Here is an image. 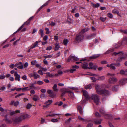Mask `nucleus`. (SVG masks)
Masks as SVG:
<instances>
[{"label": "nucleus", "mask_w": 127, "mask_h": 127, "mask_svg": "<svg viewBox=\"0 0 127 127\" xmlns=\"http://www.w3.org/2000/svg\"><path fill=\"white\" fill-rule=\"evenodd\" d=\"M102 86L96 85L95 89L98 94H102L104 96H107L109 95L110 93L108 91L105 89L102 90Z\"/></svg>", "instance_id": "nucleus-1"}, {"label": "nucleus", "mask_w": 127, "mask_h": 127, "mask_svg": "<svg viewBox=\"0 0 127 127\" xmlns=\"http://www.w3.org/2000/svg\"><path fill=\"white\" fill-rule=\"evenodd\" d=\"M113 54L115 56L118 55L120 57L118 58L116 60V62L119 61L120 62L122 61L123 59H125L126 58L125 56H124V53L122 51L119 52H114L113 53Z\"/></svg>", "instance_id": "nucleus-2"}, {"label": "nucleus", "mask_w": 127, "mask_h": 127, "mask_svg": "<svg viewBox=\"0 0 127 127\" xmlns=\"http://www.w3.org/2000/svg\"><path fill=\"white\" fill-rule=\"evenodd\" d=\"M90 98L96 105L99 104L100 103L99 98L97 95L95 94H92Z\"/></svg>", "instance_id": "nucleus-3"}, {"label": "nucleus", "mask_w": 127, "mask_h": 127, "mask_svg": "<svg viewBox=\"0 0 127 127\" xmlns=\"http://www.w3.org/2000/svg\"><path fill=\"white\" fill-rule=\"evenodd\" d=\"M84 38V35L79 33L76 34L75 40L76 42L79 43L83 41Z\"/></svg>", "instance_id": "nucleus-4"}, {"label": "nucleus", "mask_w": 127, "mask_h": 127, "mask_svg": "<svg viewBox=\"0 0 127 127\" xmlns=\"http://www.w3.org/2000/svg\"><path fill=\"white\" fill-rule=\"evenodd\" d=\"M61 90L62 92L64 93L65 94L66 93H69L71 95L72 97H73L74 96V93L69 90L67 88H63L61 89Z\"/></svg>", "instance_id": "nucleus-5"}, {"label": "nucleus", "mask_w": 127, "mask_h": 127, "mask_svg": "<svg viewBox=\"0 0 127 127\" xmlns=\"http://www.w3.org/2000/svg\"><path fill=\"white\" fill-rule=\"evenodd\" d=\"M118 80L117 79L116 77H110L109 78L108 81L110 84H113L115 82H117Z\"/></svg>", "instance_id": "nucleus-6"}, {"label": "nucleus", "mask_w": 127, "mask_h": 127, "mask_svg": "<svg viewBox=\"0 0 127 127\" xmlns=\"http://www.w3.org/2000/svg\"><path fill=\"white\" fill-rule=\"evenodd\" d=\"M99 110L100 112L102 114H104L105 115H107V116L108 117V118H112V116L111 115V114H106L105 111L103 108H102L100 109Z\"/></svg>", "instance_id": "nucleus-7"}, {"label": "nucleus", "mask_w": 127, "mask_h": 127, "mask_svg": "<svg viewBox=\"0 0 127 127\" xmlns=\"http://www.w3.org/2000/svg\"><path fill=\"white\" fill-rule=\"evenodd\" d=\"M79 60V59L74 56H70L68 58L67 61L70 62L71 60H74L77 61Z\"/></svg>", "instance_id": "nucleus-8"}, {"label": "nucleus", "mask_w": 127, "mask_h": 127, "mask_svg": "<svg viewBox=\"0 0 127 127\" xmlns=\"http://www.w3.org/2000/svg\"><path fill=\"white\" fill-rule=\"evenodd\" d=\"M15 66L19 69H22L23 68V65L21 62L16 63L15 65Z\"/></svg>", "instance_id": "nucleus-9"}, {"label": "nucleus", "mask_w": 127, "mask_h": 127, "mask_svg": "<svg viewBox=\"0 0 127 127\" xmlns=\"http://www.w3.org/2000/svg\"><path fill=\"white\" fill-rule=\"evenodd\" d=\"M52 102V100H48L47 101L45 102V105H44L43 106V109H44L45 108L48 107L51 104Z\"/></svg>", "instance_id": "nucleus-10"}, {"label": "nucleus", "mask_w": 127, "mask_h": 127, "mask_svg": "<svg viewBox=\"0 0 127 127\" xmlns=\"http://www.w3.org/2000/svg\"><path fill=\"white\" fill-rule=\"evenodd\" d=\"M89 67H88V69H95L97 67V66L95 64H94L93 63H91L89 64Z\"/></svg>", "instance_id": "nucleus-11"}, {"label": "nucleus", "mask_w": 127, "mask_h": 127, "mask_svg": "<svg viewBox=\"0 0 127 127\" xmlns=\"http://www.w3.org/2000/svg\"><path fill=\"white\" fill-rule=\"evenodd\" d=\"M82 92H83V94L86 99L88 100L90 98V97L88 95V93L85 90H83L82 91Z\"/></svg>", "instance_id": "nucleus-12"}, {"label": "nucleus", "mask_w": 127, "mask_h": 127, "mask_svg": "<svg viewBox=\"0 0 127 127\" xmlns=\"http://www.w3.org/2000/svg\"><path fill=\"white\" fill-rule=\"evenodd\" d=\"M47 92L51 97L53 98L55 97L56 95L53 93L52 90H48Z\"/></svg>", "instance_id": "nucleus-13"}, {"label": "nucleus", "mask_w": 127, "mask_h": 127, "mask_svg": "<svg viewBox=\"0 0 127 127\" xmlns=\"http://www.w3.org/2000/svg\"><path fill=\"white\" fill-rule=\"evenodd\" d=\"M14 75L15 77V80H18L19 81H20V76L18 74L17 72H15Z\"/></svg>", "instance_id": "nucleus-14"}, {"label": "nucleus", "mask_w": 127, "mask_h": 127, "mask_svg": "<svg viewBox=\"0 0 127 127\" xmlns=\"http://www.w3.org/2000/svg\"><path fill=\"white\" fill-rule=\"evenodd\" d=\"M127 81V78H124L120 80L119 81V83L120 84L123 85L126 83Z\"/></svg>", "instance_id": "nucleus-15"}, {"label": "nucleus", "mask_w": 127, "mask_h": 127, "mask_svg": "<svg viewBox=\"0 0 127 127\" xmlns=\"http://www.w3.org/2000/svg\"><path fill=\"white\" fill-rule=\"evenodd\" d=\"M83 68L85 69H88V64L86 62H84L81 64Z\"/></svg>", "instance_id": "nucleus-16"}, {"label": "nucleus", "mask_w": 127, "mask_h": 127, "mask_svg": "<svg viewBox=\"0 0 127 127\" xmlns=\"http://www.w3.org/2000/svg\"><path fill=\"white\" fill-rule=\"evenodd\" d=\"M120 73L122 75H127V69H125V70L122 69L120 70Z\"/></svg>", "instance_id": "nucleus-17"}, {"label": "nucleus", "mask_w": 127, "mask_h": 127, "mask_svg": "<svg viewBox=\"0 0 127 127\" xmlns=\"http://www.w3.org/2000/svg\"><path fill=\"white\" fill-rule=\"evenodd\" d=\"M100 55V54L94 55L90 57V58L91 59H95L99 57Z\"/></svg>", "instance_id": "nucleus-18"}, {"label": "nucleus", "mask_w": 127, "mask_h": 127, "mask_svg": "<svg viewBox=\"0 0 127 127\" xmlns=\"http://www.w3.org/2000/svg\"><path fill=\"white\" fill-rule=\"evenodd\" d=\"M72 68L73 69H71L70 71L71 73H73L74 71L76 70V69L74 68H79V67L78 66L75 65L73 66Z\"/></svg>", "instance_id": "nucleus-19"}, {"label": "nucleus", "mask_w": 127, "mask_h": 127, "mask_svg": "<svg viewBox=\"0 0 127 127\" xmlns=\"http://www.w3.org/2000/svg\"><path fill=\"white\" fill-rule=\"evenodd\" d=\"M53 91L55 92H57L59 91V89L57 88V85L56 84H55L53 87Z\"/></svg>", "instance_id": "nucleus-20"}, {"label": "nucleus", "mask_w": 127, "mask_h": 127, "mask_svg": "<svg viewBox=\"0 0 127 127\" xmlns=\"http://www.w3.org/2000/svg\"><path fill=\"white\" fill-rule=\"evenodd\" d=\"M89 29L88 28L87 29H82V30L81 32H79L80 33H81V34H84V33H85V32H86L88 31L89 30Z\"/></svg>", "instance_id": "nucleus-21"}, {"label": "nucleus", "mask_w": 127, "mask_h": 127, "mask_svg": "<svg viewBox=\"0 0 127 127\" xmlns=\"http://www.w3.org/2000/svg\"><path fill=\"white\" fill-rule=\"evenodd\" d=\"M77 108L81 114H83V111H82V107L80 105H79L78 106Z\"/></svg>", "instance_id": "nucleus-22"}, {"label": "nucleus", "mask_w": 127, "mask_h": 127, "mask_svg": "<svg viewBox=\"0 0 127 127\" xmlns=\"http://www.w3.org/2000/svg\"><path fill=\"white\" fill-rule=\"evenodd\" d=\"M118 86L117 85L114 86L113 87L112 90L114 92H116L118 90Z\"/></svg>", "instance_id": "nucleus-23"}, {"label": "nucleus", "mask_w": 127, "mask_h": 127, "mask_svg": "<svg viewBox=\"0 0 127 127\" xmlns=\"http://www.w3.org/2000/svg\"><path fill=\"white\" fill-rule=\"evenodd\" d=\"M22 121V119L21 118L18 117L16 118L15 120V123H18L19 122L21 121Z\"/></svg>", "instance_id": "nucleus-24"}, {"label": "nucleus", "mask_w": 127, "mask_h": 127, "mask_svg": "<svg viewBox=\"0 0 127 127\" xmlns=\"http://www.w3.org/2000/svg\"><path fill=\"white\" fill-rule=\"evenodd\" d=\"M39 41H36L35 43H34L33 44V46H32L31 48V49H33L34 48L36 47L38 45V43Z\"/></svg>", "instance_id": "nucleus-25"}, {"label": "nucleus", "mask_w": 127, "mask_h": 127, "mask_svg": "<svg viewBox=\"0 0 127 127\" xmlns=\"http://www.w3.org/2000/svg\"><path fill=\"white\" fill-rule=\"evenodd\" d=\"M78 118L80 120L83 122H86L87 121V120L85 119L82 118L80 116H78Z\"/></svg>", "instance_id": "nucleus-26"}, {"label": "nucleus", "mask_w": 127, "mask_h": 127, "mask_svg": "<svg viewBox=\"0 0 127 127\" xmlns=\"http://www.w3.org/2000/svg\"><path fill=\"white\" fill-rule=\"evenodd\" d=\"M33 75L34 78L35 79H37L40 77L39 75L35 72H34Z\"/></svg>", "instance_id": "nucleus-27"}, {"label": "nucleus", "mask_w": 127, "mask_h": 127, "mask_svg": "<svg viewBox=\"0 0 127 127\" xmlns=\"http://www.w3.org/2000/svg\"><path fill=\"white\" fill-rule=\"evenodd\" d=\"M92 88V87L91 84L86 85L85 87V89H91Z\"/></svg>", "instance_id": "nucleus-28"}, {"label": "nucleus", "mask_w": 127, "mask_h": 127, "mask_svg": "<svg viewBox=\"0 0 127 127\" xmlns=\"http://www.w3.org/2000/svg\"><path fill=\"white\" fill-rule=\"evenodd\" d=\"M102 121V119H100L99 120H96L94 122V123L97 124H101V122Z\"/></svg>", "instance_id": "nucleus-29"}, {"label": "nucleus", "mask_w": 127, "mask_h": 127, "mask_svg": "<svg viewBox=\"0 0 127 127\" xmlns=\"http://www.w3.org/2000/svg\"><path fill=\"white\" fill-rule=\"evenodd\" d=\"M112 13L114 14H117L118 15H119V13L118 11L116 9H114L112 11Z\"/></svg>", "instance_id": "nucleus-30"}, {"label": "nucleus", "mask_w": 127, "mask_h": 127, "mask_svg": "<svg viewBox=\"0 0 127 127\" xmlns=\"http://www.w3.org/2000/svg\"><path fill=\"white\" fill-rule=\"evenodd\" d=\"M105 78V77L104 76H99L98 77H97V80H104Z\"/></svg>", "instance_id": "nucleus-31"}, {"label": "nucleus", "mask_w": 127, "mask_h": 127, "mask_svg": "<svg viewBox=\"0 0 127 127\" xmlns=\"http://www.w3.org/2000/svg\"><path fill=\"white\" fill-rule=\"evenodd\" d=\"M55 50L57 51L60 48V46L57 43H56L55 44Z\"/></svg>", "instance_id": "nucleus-32"}, {"label": "nucleus", "mask_w": 127, "mask_h": 127, "mask_svg": "<svg viewBox=\"0 0 127 127\" xmlns=\"http://www.w3.org/2000/svg\"><path fill=\"white\" fill-rule=\"evenodd\" d=\"M30 117V115L28 114H26L25 115H24L23 116V119H26L27 118H29Z\"/></svg>", "instance_id": "nucleus-33"}, {"label": "nucleus", "mask_w": 127, "mask_h": 127, "mask_svg": "<svg viewBox=\"0 0 127 127\" xmlns=\"http://www.w3.org/2000/svg\"><path fill=\"white\" fill-rule=\"evenodd\" d=\"M114 51V50L113 49H111L109 50H108L106 51L104 53V54H108L109 53L112 52L113 51Z\"/></svg>", "instance_id": "nucleus-34"}, {"label": "nucleus", "mask_w": 127, "mask_h": 127, "mask_svg": "<svg viewBox=\"0 0 127 127\" xmlns=\"http://www.w3.org/2000/svg\"><path fill=\"white\" fill-rule=\"evenodd\" d=\"M68 42L69 41L67 39H64L63 41L64 44L65 45H66Z\"/></svg>", "instance_id": "nucleus-35"}, {"label": "nucleus", "mask_w": 127, "mask_h": 127, "mask_svg": "<svg viewBox=\"0 0 127 127\" xmlns=\"http://www.w3.org/2000/svg\"><path fill=\"white\" fill-rule=\"evenodd\" d=\"M35 97H34L33 98V99L34 101H36L38 100H39V98L37 96L35 95Z\"/></svg>", "instance_id": "nucleus-36"}, {"label": "nucleus", "mask_w": 127, "mask_h": 127, "mask_svg": "<svg viewBox=\"0 0 127 127\" xmlns=\"http://www.w3.org/2000/svg\"><path fill=\"white\" fill-rule=\"evenodd\" d=\"M52 55L53 54H52V55H49L47 56H43V57L45 59L47 58H50L52 57Z\"/></svg>", "instance_id": "nucleus-37"}, {"label": "nucleus", "mask_w": 127, "mask_h": 127, "mask_svg": "<svg viewBox=\"0 0 127 127\" xmlns=\"http://www.w3.org/2000/svg\"><path fill=\"white\" fill-rule=\"evenodd\" d=\"M89 75H91V76H94V77H95V78L98 77L99 76V75H97L96 74H93V73H90L89 74Z\"/></svg>", "instance_id": "nucleus-38"}, {"label": "nucleus", "mask_w": 127, "mask_h": 127, "mask_svg": "<svg viewBox=\"0 0 127 127\" xmlns=\"http://www.w3.org/2000/svg\"><path fill=\"white\" fill-rule=\"evenodd\" d=\"M63 102L61 101L59 103V102H57L55 103V105H58L59 106H61L63 104Z\"/></svg>", "instance_id": "nucleus-39"}, {"label": "nucleus", "mask_w": 127, "mask_h": 127, "mask_svg": "<svg viewBox=\"0 0 127 127\" xmlns=\"http://www.w3.org/2000/svg\"><path fill=\"white\" fill-rule=\"evenodd\" d=\"M90 78L91 79L93 80V82H95L96 81V80H97V78H95V77H91Z\"/></svg>", "instance_id": "nucleus-40"}, {"label": "nucleus", "mask_w": 127, "mask_h": 127, "mask_svg": "<svg viewBox=\"0 0 127 127\" xmlns=\"http://www.w3.org/2000/svg\"><path fill=\"white\" fill-rule=\"evenodd\" d=\"M76 7V6H75L74 8L72 9L71 12L73 13H75L76 12L75 11L77 10Z\"/></svg>", "instance_id": "nucleus-41"}, {"label": "nucleus", "mask_w": 127, "mask_h": 127, "mask_svg": "<svg viewBox=\"0 0 127 127\" xmlns=\"http://www.w3.org/2000/svg\"><path fill=\"white\" fill-rule=\"evenodd\" d=\"M46 74L50 77H53L54 76V75L52 74H50V73L49 72H47L46 73Z\"/></svg>", "instance_id": "nucleus-42"}, {"label": "nucleus", "mask_w": 127, "mask_h": 127, "mask_svg": "<svg viewBox=\"0 0 127 127\" xmlns=\"http://www.w3.org/2000/svg\"><path fill=\"white\" fill-rule=\"evenodd\" d=\"M32 105L30 103H28L27 106L26 108L28 109H30L32 107Z\"/></svg>", "instance_id": "nucleus-43"}, {"label": "nucleus", "mask_w": 127, "mask_h": 127, "mask_svg": "<svg viewBox=\"0 0 127 127\" xmlns=\"http://www.w3.org/2000/svg\"><path fill=\"white\" fill-rule=\"evenodd\" d=\"M48 3V2H47L46 3H45V4H43V5L41 6L40 7V8H41V9L43 8L44 7L46 6L47 5Z\"/></svg>", "instance_id": "nucleus-44"}, {"label": "nucleus", "mask_w": 127, "mask_h": 127, "mask_svg": "<svg viewBox=\"0 0 127 127\" xmlns=\"http://www.w3.org/2000/svg\"><path fill=\"white\" fill-rule=\"evenodd\" d=\"M120 31L122 33H123L125 34H127V29L125 30H121Z\"/></svg>", "instance_id": "nucleus-45"}, {"label": "nucleus", "mask_w": 127, "mask_h": 127, "mask_svg": "<svg viewBox=\"0 0 127 127\" xmlns=\"http://www.w3.org/2000/svg\"><path fill=\"white\" fill-rule=\"evenodd\" d=\"M106 18H104L103 17H100V19L103 22H104L106 20Z\"/></svg>", "instance_id": "nucleus-46"}, {"label": "nucleus", "mask_w": 127, "mask_h": 127, "mask_svg": "<svg viewBox=\"0 0 127 127\" xmlns=\"http://www.w3.org/2000/svg\"><path fill=\"white\" fill-rule=\"evenodd\" d=\"M22 89L23 91H27L29 90H30V89H29V87H27L23 88Z\"/></svg>", "instance_id": "nucleus-47"}, {"label": "nucleus", "mask_w": 127, "mask_h": 127, "mask_svg": "<svg viewBox=\"0 0 127 127\" xmlns=\"http://www.w3.org/2000/svg\"><path fill=\"white\" fill-rule=\"evenodd\" d=\"M107 16L109 18H112L113 17V16L111 13H109L107 14Z\"/></svg>", "instance_id": "nucleus-48"}, {"label": "nucleus", "mask_w": 127, "mask_h": 127, "mask_svg": "<svg viewBox=\"0 0 127 127\" xmlns=\"http://www.w3.org/2000/svg\"><path fill=\"white\" fill-rule=\"evenodd\" d=\"M19 104V102L18 101H17L16 102H14V105L15 106H17Z\"/></svg>", "instance_id": "nucleus-49"}, {"label": "nucleus", "mask_w": 127, "mask_h": 127, "mask_svg": "<svg viewBox=\"0 0 127 127\" xmlns=\"http://www.w3.org/2000/svg\"><path fill=\"white\" fill-rule=\"evenodd\" d=\"M59 114H52L51 115H48L47 116V117H48V116H49L50 117H53L54 116H55V115H59Z\"/></svg>", "instance_id": "nucleus-50"}, {"label": "nucleus", "mask_w": 127, "mask_h": 127, "mask_svg": "<svg viewBox=\"0 0 127 127\" xmlns=\"http://www.w3.org/2000/svg\"><path fill=\"white\" fill-rule=\"evenodd\" d=\"M37 63L36 61V60L33 61L31 62V64L32 65H34Z\"/></svg>", "instance_id": "nucleus-51"}, {"label": "nucleus", "mask_w": 127, "mask_h": 127, "mask_svg": "<svg viewBox=\"0 0 127 127\" xmlns=\"http://www.w3.org/2000/svg\"><path fill=\"white\" fill-rule=\"evenodd\" d=\"M69 88H70V89H72V90H78V88L75 87H69Z\"/></svg>", "instance_id": "nucleus-52"}, {"label": "nucleus", "mask_w": 127, "mask_h": 127, "mask_svg": "<svg viewBox=\"0 0 127 127\" xmlns=\"http://www.w3.org/2000/svg\"><path fill=\"white\" fill-rule=\"evenodd\" d=\"M7 109H5V110H4L3 108L1 107H0V111H1L2 112H3L4 111H5L6 112L7 111Z\"/></svg>", "instance_id": "nucleus-53"}, {"label": "nucleus", "mask_w": 127, "mask_h": 127, "mask_svg": "<svg viewBox=\"0 0 127 127\" xmlns=\"http://www.w3.org/2000/svg\"><path fill=\"white\" fill-rule=\"evenodd\" d=\"M111 66L110 68H112L113 69H116V67L115 66H114V64H111Z\"/></svg>", "instance_id": "nucleus-54"}, {"label": "nucleus", "mask_w": 127, "mask_h": 127, "mask_svg": "<svg viewBox=\"0 0 127 127\" xmlns=\"http://www.w3.org/2000/svg\"><path fill=\"white\" fill-rule=\"evenodd\" d=\"M24 24H23L21 26L20 28L17 30V32H19V31H20L21 29L24 27Z\"/></svg>", "instance_id": "nucleus-55"}, {"label": "nucleus", "mask_w": 127, "mask_h": 127, "mask_svg": "<svg viewBox=\"0 0 127 127\" xmlns=\"http://www.w3.org/2000/svg\"><path fill=\"white\" fill-rule=\"evenodd\" d=\"M39 31L40 32V33L41 34V36L42 37H43V36L44 35V33H43V31L42 29H40Z\"/></svg>", "instance_id": "nucleus-56"}, {"label": "nucleus", "mask_w": 127, "mask_h": 127, "mask_svg": "<svg viewBox=\"0 0 127 127\" xmlns=\"http://www.w3.org/2000/svg\"><path fill=\"white\" fill-rule=\"evenodd\" d=\"M100 6V4L98 3H97L95 4H93V6L94 7H99Z\"/></svg>", "instance_id": "nucleus-57"}, {"label": "nucleus", "mask_w": 127, "mask_h": 127, "mask_svg": "<svg viewBox=\"0 0 127 127\" xmlns=\"http://www.w3.org/2000/svg\"><path fill=\"white\" fill-rule=\"evenodd\" d=\"M28 66V64L27 62H26L23 65V68H25L27 67Z\"/></svg>", "instance_id": "nucleus-58"}, {"label": "nucleus", "mask_w": 127, "mask_h": 127, "mask_svg": "<svg viewBox=\"0 0 127 127\" xmlns=\"http://www.w3.org/2000/svg\"><path fill=\"white\" fill-rule=\"evenodd\" d=\"M107 75L108 76H111L112 77L114 76L115 75V74H111L110 73H108L107 74Z\"/></svg>", "instance_id": "nucleus-59"}, {"label": "nucleus", "mask_w": 127, "mask_h": 127, "mask_svg": "<svg viewBox=\"0 0 127 127\" xmlns=\"http://www.w3.org/2000/svg\"><path fill=\"white\" fill-rule=\"evenodd\" d=\"M9 111L10 112V115L11 116H12L14 114H15V112L14 111H12L11 112L10 110H9Z\"/></svg>", "instance_id": "nucleus-60"}, {"label": "nucleus", "mask_w": 127, "mask_h": 127, "mask_svg": "<svg viewBox=\"0 0 127 127\" xmlns=\"http://www.w3.org/2000/svg\"><path fill=\"white\" fill-rule=\"evenodd\" d=\"M37 83L39 85H41L43 83V82L42 81H39L37 82Z\"/></svg>", "instance_id": "nucleus-61"}, {"label": "nucleus", "mask_w": 127, "mask_h": 127, "mask_svg": "<svg viewBox=\"0 0 127 127\" xmlns=\"http://www.w3.org/2000/svg\"><path fill=\"white\" fill-rule=\"evenodd\" d=\"M51 121L53 122H57L58 121V120L57 119H53L51 120Z\"/></svg>", "instance_id": "nucleus-62"}, {"label": "nucleus", "mask_w": 127, "mask_h": 127, "mask_svg": "<svg viewBox=\"0 0 127 127\" xmlns=\"http://www.w3.org/2000/svg\"><path fill=\"white\" fill-rule=\"evenodd\" d=\"M93 37V35H89L87 36L86 37V38L87 39H91Z\"/></svg>", "instance_id": "nucleus-63"}, {"label": "nucleus", "mask_w": 127, "mask_h": 127, "mask_svg": "<svg viewBox=\"0 0 127 127\" xmlns=\"http://www.w3.org/2000/svg\"><path fill=\"white\" fill-rule=\"evenodd\" d=\"M101 63L102 64H106L107 63V62L106 61H103L101 62Z\"/></svg>", "instance_id": "nucleus-64"}]
</instances>
